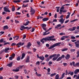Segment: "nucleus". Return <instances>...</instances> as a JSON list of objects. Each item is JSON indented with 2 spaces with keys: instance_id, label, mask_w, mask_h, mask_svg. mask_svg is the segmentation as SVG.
Here are the masks:
<instances>
[{
  "instance_id": "1",
  "label": "nucleus",
  "mask_w": 79,
  "mask_h": 79,
  "mask_svg": "<svg viewBox=\"0 0 79 79\" xmlns=\"http://www.w3.org/2000/svg\"><path fill=\"white\" fill-rule=\"evenodd\" d=\"M55 37L54 36H51L47 37L45 38H43L40 40L41 42H42V44H44V41H49L53 40V41H55L56 39H53Z\"/></svg>"
},
{
  "instance_id": "2",
  "label": "nucleus",
  "mask_w": 79,
  "mask_h": 79,
  "mask_svg": "<svg viewBox=\"0 0 79 79\" xmlns=\"http://www.w3.org/2000/svg\"><path fill=\"white\" fill-rule=\"evenodd\" d=\"M61 44V43H56L53 45L51 46L49 48H48V49H52V48H54V47H56V46H60V45Z\"/></svg>"
},
{
  "instance_id": "3",
  "label": "nucleus",
  "mask_w": 79,
  "mask_h": 79,
  "mask_svg": "<svg viewBox=\"0 0 79 79\" xmlns=\"http://www.w3.org/2000/svg\"><path fill=\"white\" fill-rule=\"evenodd\" d=\"M24 66V65L22 66H19V67H18L16 68V69H13L12 71L14 72H18L19 71V69H22L23 67Z\"/></svg>"
},
{
  "instance_id": "4",
  "label": "nucleus",
  "mask_w": 79,
  "mask_h": 79,
  "mask_svg": "<svg viewBox=\"0 0 79 79\" xmlns=\"http://www.w3.org/2000/svg\"><path fill=\"white\" fill-rule=\"evenodd\" d=\"M24 43H22L21 42H19L18 44H16V45L17 46H17V47H18V48H19V47H20V46H22L23 45H24Z\"/></svg>"
},
{
  "instance_id": "5",
  "label": "nucleus",
  "mask_w": 79,
  "mask_h": 79,
  "mask_svg": "<svg viewBox=\"0 0 79 79\" xmlns=\"http://www.w3.org/2000/svg\"><path fill=\"white\" fill-rule=\"evenodd\" d=\"M41 26L42 27L43 29L44 30V31H46V28H45V27L47 26V25L45 24V23L42 24Z\"/></svg>"
},
{
  "instance_id": "6",
  "label": "nucleus",
  "mask_w": 79,
  "mask_h": 79,
  "mask_svg": "<svg viewBox=\"0 0 79 79\" xmlns=\"http://www.w3.org/2000/svg\"><path fill=\"white\" fill-rule=\"evenodd\" d=\"M75 44V47L77 48H79V40H77V42H74Z\"/></svg>"
},
{
  "instance_id": "7",
  "label": "nucleus",
  "mask_w": 79,
  "mask_h": 79,
  "mask_svg": "<svg viewBox=\"0 0 79 79\" xmlns=\"http://www.w3.org/2000/svg\"><path fill=\"white\" fill-rule=\"evenodd\" d=\"M4 11H6V12H8L10 13V10L8 9V7H5L4 8Z\"/></svg>"
},
{
  "instance_id": "8",
  "label": "nucleus",
  "mask_w": 79,
  "mask_h": 79,
  "mask_svg": "<svg viewBox=\"0 0 79 79\" xmlns=\"http://www.w3.org/2000/svg\"><path fill=\"white\" fill-rule=\"evenodd\" d=\"M64 20H65V19H63V18H62L59 20V21L60 23L61 24H62L64 23Z\"/></svg>"
},
{
  "instance_id": "9",
  "label": "nucleus",
  "mask_w": 79,
  "mask_h": 79,
  "mask_svg": "<svg viewBox=\"0 0 79 79\" xmlns=\"http://www.w3.org/2000/svg\"><path fill=\"white\" fill-rule=\"evenodd\" d=\"M10 50V48H6L4 49V51L5 53H8L9 52L8 51Z\"/></svg>"
},
{
  "instance_id": "10",
  "label": "nucleus",
  "mask_w": 79,
  "mask_h": 79,
  "mask_svg": "<svg viewBox=\"0 0 79 79\" xmlns=\"http://www.w3.org/2000/svg\"><path fill=\"white\" fill-rule=\"evenodd\" d=\"M76 29V27H73V29L72 28H70L68 30V31H75Z\"/></svg>"
},
{
  "instance_id": "11",
  "label": "nucleus",
  "mask_w": 79,
  "mask_h": 79,
  "mask_svg": "<svg viewBox=\"0 0 79 79\" xmlns=\"http://www.w3.org/2000/svg\"><path fill=\"white\" fill-rule=\"evenodd\" d=\"M56 56V54H54L50 56L49 58V59H52L53 57H55Z\"/></svg>"
},
{
  "instance_id": "12",
  "label": "nucleus",
  "mask_w": 79,
  "mask_h": 79,
  "mask_svg": "<svg viewBox=\"0 0 79 79\" xmlns=\"http://www.w3.org/2000/svg\"><path fill=\"white\" fill-rule=\"evenodd\" d=\"M70 57V55L69 54H67L65 56V58L66 60H69V58Z\"/></svg>"
},
{
  "instance_id": "13",
  "label": "nucleus",
  "mask_w": 79,
  "mask_h": 79,
  "mask_svg": "<svg viewBox=\"0 0 79 79\" xmlns=\"http://www.w3.org/2000/svg\"><path fill=\"white\" fill-rule=\"evenodd\" d=\"M31 43L29 42L27 44V45L26 46L27 48H30L29 47H31Z\"/></svg>"
},
{
  "instance_id": "14",
  "label": "nucleus",
  "mask_w": 79,
  "mask_h": 79,
  "mask_svg": "<svg viewBox=\"0 0 79 79\" xmlns=\"http://www.w3.org/2000/svg\"><path fill=\"white\" fill-rule=\"evenodd\" d=\"M35 9H33V10H31L30 12H31V15H33L34 13H35Z\"/></svg>"
},
{
  "instance_id": "15",
  "label": "nucleus",
  "mask_w": 79,
  "mask_h": 79,
  "mask_svg": "<svg viewBox=\"0 0 79 79\" xmlns=\"http://www.w3.org/2000/svg\"><path fill=\"white\" fill-rule=\"evenodd\" d=\"M25 55H26V54L24 53H23L22 54V57L21 58V60H23L24 58V56H25Z\"/></svg>"
},
{
  "instance_id": "16",
  "label": "nucleus",
  "mask_w": 79,
  "mask_h": 79,
  "mask_svg": "<svg viewBox=\"0 0 79 79\" xmlns=\"http://www.w3.org/2000/svg\"><path fill=\"white\" fill-rule=\"evenodd\" d=\"M77 73H79V69H76L75 70V71L74 72L75 74H77Z\"/></svg>"
},
{
  "instance_id": "17",
  "label": "nucleus",
  "mask_w": 79,
  "mask_h": 79,
  "mask_svg": "<svg viewBox=\"0 0 79 79\" xmlns=\"http://www.w3.org/2000/svg\"><path fill=\"white\" fill-rule=\"evenodd\" d=\"M26 62V63H29V62H30V61H29V56H28L27 57Z\"/></svg>"
},
{
  "instance_id": "18",
  "label": "nucleus",
  "mask_w": 79,
  "mask_h": 79,
  "mask_svg": "<svg viewBox=\"0 0 79 79\" xmlns=\"http://www.w3.org/2000/svg\"><path fill=\"white\" fill-rule=\"evenodd\" d=\"M49 19L48 18H45L42 19L43 21L44 22L45 21H47Z\"/></svg>"
},
{
  "instance_id": "19",
  "label": "nucleus",
  "mask_w": 79,
  "mask_h": 79,
  "mask_svg": "<svg viewBox=\"0 0 79 79\" xmlns=\"http://www.w3.org/2000/svg\"><path fill=\"white\" fill-rule=\"evenodd\" d=\"M30 23V22L28 21L26 22V23H24L23 25L24 26H27Z\"/></svg>"
},
{
  "instance_id": "20",
  "label": "nucleus",
  "mask_w": 79,
  "mask_h": 79,
  "mask_svg": "<svg viewBox=\"0 0 79 79\" xmlns=\"http://www.w3.org/2000/svg\"><path fill=\"white\" fill-rule=\"evenodd\" d=\"M8 29V26H7V25H6L5 26H4L3 27L4 30H5V29Z\"/></svg>"
},
{
  "instance_id": "21",
  "label": "nucleus",
  "mask_w": 79,
  "mask_h": 79,
  "mask_svg": "<svg viewBox=\"0 0 79 79\" xmlns=\"http://www.w3.org/2000/svg\"><path fill=\"white\" fill-rule=\"evenodd\" d=\"M12 64H13V62H11L10 63L8 64L7 66H8L9 67H11L12 66Z\"/></svg>"
},
{
  "instance_id": "22",
  "label": "nucleus",
  "mask_w": 79,
  "mask_h": 79,
  "mask_svg": "<svg viewBox=\"0 0 79 79\" xmlns=\"http://www.w3.org/2000/svg\"><path fill=\"white\" fill-rule=\"evenodd\" d=\"M20 27L22 28H20V30H21V31H23V29H25V27H24V26H21Z\"/></svg>"
},
{
  "instance_id": "23",
  "label": "nucleus",
  "mask_w": 79,
  "mask_h": 79,
  "mask_svg": "<svg viewBox=\"0 0 79 79\" xmlns=\"http://www.w3.org/2000/svg\"><path fill=\"white\" fill-rule=\"evenodd\" d=\"M64 74H65V73H64L62 74L61 77L60 78V79H63L64 77Z\"/></svg>"
},
{
  "instance_id": "24",
  "label": "nucleus",
  "mask_w": 79,
  "mask_h": 79,
  "mask_svg": "<svg viewBox=\"0 0 79 79\" xmlns=\"http://www.w3.org/2000/svg\"><path fill=\"white\" fill-rule=\"evenodd\" d=\"M31 28H32V27H25V29H27V30H29V29H31Z\"/></svg>"
},
{
  "instance_id": "25",
  "label": "nucleus",
  "mask_w": 79,
  "mask_h": 79,
  "mask_svg": "<svg viewBox=\"0 0 79 79\" xmlns=\"http://www.w3.org/2000/svg\"><path fill=\"white\" fill-rule=\"evenodd\" d=\"M40 59H41V60H44L45 59V58L44 56H40Z\"/></svg>"
},
{
  "instance_id": "26",
  "label": "nucleus",
  "mask_w": 79,
  "mask_h": 79,
  "mask_svg": "<svg viewBox=\"0 0 79 79\" xmlns=\"http://www.w3.org/2000/svg\"><path fill=\"white\" fill-rule=\"evenodd\" d=\"M58 58V57H57L56 56L54 57V58L52 59L53 61H55L56 60V59Z\"/></svg>"
},
{
  "instance_id": "27",
  "label": "nucleus",
  "mask_w": 79,
  "mask_h": 79,
  "mask_svg": "<svg viewBox=\"0 0 79 79\" xmlns=\"http://www.w3.org/2000/svg\"><path fill=\"white\" fill-rule=\"evenodd\" d=\"M20 2H21V1L20 0H18V1H13V2H14V3H19Z\"/></svg>"
},
{
  "instance_id": "28",
  "label": "nucleus",
  "mask_w": 79,
  "mask_h": 79,
  "mask_svg": "<svg viewBox=\"0 0 79 79\" xmlns=\"http://www.w3.org/2000/svg\"><path fill=\"white\" fill-rule=\"evenodd\" d=\"M21 56H19L17 58V61H19L21 60Z\"/></svg>"
},
{
  "instance_id": "29",
  "label": "nucleus",
  "mask_w": 79,
  "mask_h": 79,
  "mask_svg": "<svg viewBox=\"0 0 79 79\" xmlns=\"http://www.w3.org/2000/svg\"><path fill=\"white\" fill-rule=\"evenodd\" d=\"M56 75V73H54L50 75L51 77H53L54 76H55Z\"/></svg>"
},
{
  "instance_id": "30",
  "label": "nucleus",
  "mask_w": 79,
  "mask_h": 79,
  "mask_svg": "<svg viewBox=\"0 0 79 79\" xmlns=\"http://www.w3.org/2000/svg\"><path fill=\"white\" fill-rule=\"evenodd\" d=\"M61 59H62L61 57H59L57 59L56 61H60Z\"/></svg>"
},
{
  "instance_id": "31",
  "label": "nucleus",
  "mask_w": 79,
  "mask_h": 79,
  "mask_svg": "<svg viewBox=\"0 0 79 79\" xmlns=\"http://www.w3.org/2000/svg\"><path fill=\"white\" fill-rule=\"evenodd\" d=\"M27 6H28V4L24 5V4H23V5L22 7H24V8H25V7H27Z\"/></svg>"
},
{
  "instance_id": "32",
  "label": "nucleus",
  "mask_w": 79,
  "mask_h": 79,
  "mask_svg": "<svg viewBox=\"0 0 79 79\" xmlns=\"http://www.w3.org/2000/svg\"><path fill=\"white\" fill-rule=\"evenodd\" d=\"M77 58H78L79 56V51H77Z\"/></svg>"
},
{
  "instance_id": "33",
  "label": "nucleus",
  "mask_w": 79,
  "mask_h": 79,
  "mask_svg": "<svg viewBox=\"0 0 79 79\" xmlns=\"http://www.w3.org/2000/svg\"><path fill=\"white\" fill-rule=\"evenodd\" d=\"M68 49V48H65L62 50L61 51L62 52H64V51H66V50H67Z\"/></svg>"
},
{
  "instance_id": "34",
  "label": "nucleus",
  "mask_w": 79,
  "mask_h": 79,
  "mask_svg": "<svg viewBox=\"0 0 79 79\" xmlns=\"http://www.w3.org/2000/svg\"><path fill=\"white\" fill-rule=\"evenodd\" d=\"M5 51L4 49H3V50H1L0 52V55H1V54H2V53H4V51Z\"/></svg>"
},
{
  "instance_id": "35",
  "label": "nucleus",
  "mask_w": 79,
  "mask_h": 79,
  "mask_svg": "<svg viewBox=\"0 0 79 79\" xmlns=\"http://www.w3.org/2000/svg\"><path fill=\"white\" fill-rule=\"evenodd\" d=\"M64 6H65V5H64L63 6H62V7L60 8V10H63L64 9Z\"/></svg>"
},
{
  "instance_id": "36",
  "label": "nucleus",
  "mask_w": 79,
  "mask_h": 79,
  "mask_svg": "<svg viewBox=\"0 0 79 79\" xmlns=\"http://www.w3.org/2000/svg\"><path fill=\"white\" fill-rule=\"evenodd\" d=\"M15 7L13 6L12 8V11H15Z\"/></svg>"
},
{
  "instance_id": "37",
  "label": "nucleus",
  "mask_w": 79,
  "mask_h": 79,
  "mask_svg": "<svg viewBox=\"0 0 79 79\" xmlns=\"http://www.w3.org/2000/svg\"><path fill=\"white\" fill-rule=\"evenodd\" d=\"M28 2H29V0H25V1H24L23 2V3H27Z\"/></svg>"
},
{
  "instance_id": "38",
  "label": "nucleus",
  "mask_w": 79,
  "mask_h": 79,
  "mask_svg": "<svg viewBox=\"0 0 79 79\" xmlns=\"http://www.w3.org/2000/svg\"><path fill=\"white\" fill-rule=\"evenodd\" d=\"M4 40H3V39H2L0 40V43H2V42H3V41Z\"/></svg>"
},
{
  "instance_id": "39",
  "label": "nucleus",
  "mask_w": 79,
  "mask_h": 79,
  "mask_svg": "<svg viewBox=\"0 0 79 79\" xmlns=\"http://www.w3.org/2000/svg\"><path fill=\"white\" fill-rule=\"evenodd\" d=\"M15 56V54L13 53L12 54L11 56V57H12V58H14Z\"/></svg>"
},
{
  "instance_id": "40",
  "label": "nucleus",
  "mask_w": 79,
  "mask_h": 79,
  "mask_svg": "<svg viewBox=\"0 0 79 79\" xmlns=\"http://www.w3.org/2000/svg\"><path fill=\"white\" fill-rule=\"evenodd\" d=\"M10 43L9 42L5 43L4 44V45H7V44H9V45H10Z\"/></svg>"
},
{
  "instance_id": "41",
  "label": "nucleus",
  "mask_w": 79,
  "mask_h": 79,
  "mask_svg": "<svg viewBox=\"0 0 79 79\" xmlns=\"http://www.w3.org/2000/svg\"><path fill=\"white\" fill-rule=\"evenodd\" d=\"M60 11L59 12V14H60V15L62 14V11H63V10H60Z\"/></svg>"
},
{
  "instance_id": "42",
  "label": "nucleus",
  "mask_w": 79,
  "mask_h": 79,
  "mask_svg": "<svg viewBox=\"0 0 79 79\" xmlns=\"http://www.w3.org/2000/svg\"><path fill=\"white\" fill-rule=\"evenodd\" d=\"M36 76H38L39 77H40L42 75H41V74L38 73L37 74H36Z\"/></svg>"
},
{
  "instance_id": "43",
  "label": "nucleus",
  "mask_w": 79,
  "mask_h": 79,
  "mask_svg": "<svg viewBox=\"0 0 79 79\" xmlns=\"http://www.w3.org/2000/svg\"><path fill=\"white\" fill-rule=\"evenodd\" d=\"M74 51H76V49H71L70 50V52H74Z\"/></svg>"
},
{
  "instance_id": "44",
  "label": "nucleus",
  "mask_w": 79,
  "mask_h": 79,
  "mask_svg": "<svg viewBox=\"0 0 79 79\" xmlns=\"http://www.w3.org/2000/svg\"><path fill=\"white\" fill-rule=\"evenodd\" d=\"M16 40H18L19 39V36H16Z\"/></svg>"
},
{
  "instance_id": "45",
  "label": "nucleus",
  "mask_w": 79,
  "mask_h": 79,
  "mask_svg": "<svg viewBox=\"0 0 79 79\" xmlns=\"http://www.w3.org/2000/svg\"><path fill=\"white\" fill-rule=\"evenodd\" d=\"M77 21V19H74L73 20H72L70 21V22H74L75 21Z\"/></svg>"
},
{
  "instance_id": "46",
  "label": "nucleus",
  "mask_w": 79,
  "mask_h": 79,
  "mask_svg": "<svg viewBox=\"0 0 79 79\" xmlns=\"http://www.w3.org/2000/svg\"><path fill=\"white\" fill-rule=\"evenodd\" d=\"M79 32V30H76L75 31V34H77V33H78V32Z\"/></svg>"
},
{
  "instance_id": "47",
  "label": "nucleus",
  "mask_w": 79,
  "mask_h": 79,
  "mask_svg": "<svg viewBox=\"0 0 79 79\" xmlns=\"http://www.w3.org/2000/svg\"><path fill=\"white\" fill-rule=\"evenodd\" d=\"M61 40H65V38L64 37H63L61 38Z\"/></svg>"
},
{
  "instance_id": "48",
  "label": "nucleus",
  "mask_w": 79,
  "mask_h": 79,
  "mask_svg": "<svg viewBox=\"0 0 79 79\" xmlns=\"http://www.w3.org/2000/svg\"><path fill=\"white\" fill-rule=\"evenodd\" d=\"M47 70H48V73H50V69L49 68H48V69H47Z\"/></svg>"
},
{
  "instance_id": "49",
  "label": "nucleus",
  "mask_w": 79,
  "mask_h": 79,
  "mask_svg": "<svg viewBox=\"0 0 79 79\" xmlns=\"http://www.w3.org/2000/svg\"><path fill=\"white\" fill-rule=\"evenodd\" d=\"M71 39H75L76 37L74 36H71Z\"/></svg>"
},
{
  "instance_id": "50",
  "label": "nucleus",
  "mask_w": 79,
  "mask_h": 79,
  "mask_svg": "<svg viewBox=\"0 0 79 79\" xmlns=\"http://www.w3.org/2000/svg\"><path fill=\"white\" fill-rule=\"evenodd\" d=\"M69 19L67 20H66V21H65V22L64 23L65 24H66V23H68V22H69Z\"/></svg>"
},
{
  "instance_id": "51",
  "label": "nucleus",
  "mask_w": 79,
  "mask_h": 79,
  "mask_svg": "<svg viewBox=\"0 0 79 79\" xmlns=\"http://www.w3.org/2000/svg\"><path fill=\"white\" fill-rule=\"evenodd\" d=\"M59 35H65V33H61L59 34Z\"/></svg>"
},
{
  "instance_id": "52",
  "label": "nucleus",
  "mask_w": 79,
  "mask_h": 79,
  "mask_svg": "<svg viewBox=\"0 0 79 79\" xmlns=\"http://www.w3.org/2000/svg\"><path fill=\"white\" fill-rule=\"evenodd\" d=\"M14 45H16V43H13L12 44L11 46H14Z\"/></svg>"
},
{
  "instance_id": "53",
  "label": "nucleus",
  "mask_w": 79,
  "mask_h": 79,
  "mask_svg": "<svg viewBox=\"0 0 79 79\" xmlns=\"http://www.w3.org/2000/svg\"><path fill=\"white\" fill-rule=\"evenodd\" d=\"M46 45L47 47H50V45H49L48 44H46Z\"/></svg>"
},
{
  "instance_id": "54",
  "label": "nucleus",
  "mask_w": 79,
  "mask_h": 79,
  "mask_svg": "<svg viewBox=\"0 0 79 79\" xmlns=\"http://www.w3.org/2000/svg\"><path fill=\"white\" fill-rule=\"evenodd\" d=\"M26 35H24L23 36V39H25V38H26Z\"/></svg>"
},
{
  "instance_id": "55",
  "label": "nucleus",
  "mask_w": 79,
  "mask_h": 79,
  "mask_svg": "<svg viewBox=\"0 0 79 79\" xmlns=\"http://www.w3.org/2000/svg\"><path fill=\"white\" fill-rule=\"evenodd\" d=\"M69 16H70V15H68L66 17V19H68V18H69Z\"/></svg>"
},
{
  "instance_id": "56",
  "label": "nucleus",
  "mask_w": 79,
  "mask_h": 79,
  "mask_svg": "<svg viewBox=\"0 0 79 79\" xmlns=\"http://www.w3.org/2000/svg\"><path fill=\"white\" fill-rule=\"evenodd\" d=\"M36 64H38V65H39L40 64V61H37L36 63Z\"/></svg>"
},
{
  "instance_id": "57",
  "label": "nucleus",
  "mask_w": 79,
  "mask_h": 79,
  "mask_svg": "<svg viewBox=\"0 0 79 79\" xmlns=\"http://www.w3.org/2000/svg\"><path fill=\"white\" fill-rule=\"evenodd\" d=\"M15 14L17 15H21V13H20L19 12H16L15 13Z\"/></svg>"
},
{
  "instance_id": "58",
  "label": "nucleus",
  "mask_w": 79,
  "mask_h": 79,
  "mask_svg": "<svg viewBox=\"0 0 79 79\" xmlns=\"http://www.w3.org/2000/svg\"><path fill=\"white\" fill-rule=\"evenodd\" d=\"M13 58L12 57L10 56L9 57V60H13Z\"/></svg>"
},
{
  "instance_id": "59",
  "label": "nucleus",
  "mask_w": 79,
  "mask_h": 79,
  "mask_svg": "<svg viewBox=\"0 0 79 79\" xmlns=\"http://www.w3.org/2000/svg\"><path fill=\"white\" fill-rule=\"evenodd\" d=\"M62 12L63 13H66L67 11V10H62Z\"/></svg>"
},
{
  "instance_id": "60",
  "label": "nucleus",
  "mask_w": 79,
  "mask_h": 79,
  "mask_svg": "<svg viewBox=\"0 0 79 79\" xmlns=\"http://www.w3.org/2000/svg\"><path fill=\"white\" fill-rule=\"evenodd\" d=\"M63 64L64 65V66H66L67 64V63H64Z\"/></svg>"
},
{
  "instance_id": "61",
  "label": "nucleus",
  "mask_w": 79,
  "mask_h": 79,
  "mask_svg": "<svg viewBox=\"0 0 79 79\" xmlns=\"http://www.w3.org/2000/svg\"><path fill=\"white\" fill-rule=\"evenodd\" d=\"M14 77L15 78H16V79H18L19 78V76H18L17 75H16V76H15Z\"/></svg>"
},
{
  "instance_id": "62",
  "label": "nucleus",
  "mask_w": 79,
  "mask_h": 79,
  "mask_svg": "<svg viewBox=\"0 0 79 79\" xmlns=\"http://www.w3.org/2000/svg\"><path fill=\"white\" fill-rule=\"evenodd\" d=\"M45 58H48V54H46L45 56Z\"/></svg>"
},
{
  "instance_id": "63",
  "label": "nucleus",
  "mask_w": 79,
  "mask_h": 79,
  "mask_svg": "<svg viewBox=\"0 0 79 79\" xmlns=\"http://www.w3.org/2000/svg\"><path fill=\"white\" fill-rule=\"evenodd\" d=\"M75 66H79V63H77L76 64H75Z\"/></svg>"
},
{
  "instance_id": "64",
  "label": "nucleus",
  "mask_w": 79,
  "mask_h": 79,
  "mask_svg": "<svg viewBox=\"0 0 79 79\" xmlns=\"http://www.w3.org/2000/svg\"><path fill=\"white\" fill-rule=\"evenodd\" d=\"M77 77V75H75L73 76V78H74L75 77Z\"/></svg>"
}]
</instances>
